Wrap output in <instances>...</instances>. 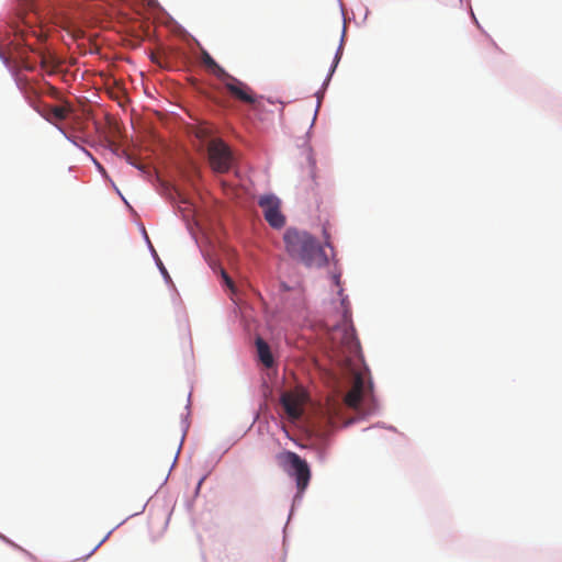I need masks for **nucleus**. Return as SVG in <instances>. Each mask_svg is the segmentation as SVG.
I'll use <instances>...</instances> for the list:
<instances>
[{
    "mask_svg": "<svg viewBox=\"0 0 562 562\" xmlns=\"http://www.w3.org/2000/svg\"><path fill=\"white\" fill-rule=\"evenodd\" d=\"M256 347L259 360L266 368H271L274 361L269 345L262 338L258 337L256 339Z\"/></svg>",
    "mask_w": 562,
    "mask_h": 562,
    "instance_id": "nucleus-9",
    "label": "nucleus"
},
{
    "mask_svg": "<svg viewBox=\"0 0 562 562\" xmlns=\"http://www.w3.org/2000/svg\"><path fill=\"white\" fill-rule=\"evenodd\" d=\"M207 158L213 171L226 173L234 164L229 146L221 138H213L207 144Z\"/></svg>",
    "mask_w": 562,
    "mask_h": 562,
    "instance_id": "nucleus-3",
    "label": "nucleus"
},
{
    "mask_svg": "<svg viewBox=\"0 0 562 562\" xmlns=\"http://www.w3.org/2000/svg\"><path fill=\"white\" fill-rule=\"evenodd\" d=\"M279 460L288 474L295 479L299 493H303L311 480V470L307 462L292 451L283 452L279 456Z\"/></svg>",
    "mask_w": 562,
    "mask_h": 562,
    "instance_id": "nucleus-2",
    "label": "nucleus"
},
{
    "mask_svg": "<svg viewBox=\"0 0 562 562\" xmlns=\"http://www.w3.org/2000/svg\"><path fill=\"white\" fill-rule=\"evenodd\" d=\"M335 282L337 285H339V276H334Z\"/></svg>",
    "mask_w": 562,
    "mask_h": 562,
    "instance_id": "nucleus-16",
    "label": "nucleus"
},
{
    "mask_svg": "<svg viewBox=\"0 0 562 562\" xmlns=\"http://www.w3.org/2000/svg\"><path fill=\"white\" fill-rule=\"evenodd\" d=\"M308 160H310L311 167H312V169H313V168H314V166H315V162H314V160H313V158H312V157H308Z\"/></svg>",
    "mask_w": 562,
    "mask_h": 562,
    "instance_id": "nucleus-14",
    "label": "nucleus"
},
{
    "mask_svg": "<svg viewBox=\"0 0 562 562\" xmlns=\"http://www.w3.org/2000/svg\"><path fill=\"white\" fill-rule=\"evenodd\" d=\"M201 61L205 68L218 79H221L226 72V70L222 68L206 50H202Z\"/></svg>",
    "mask_w": 562,
    "mask_h": 562,
    "instance_id": "nucleus-10",
    "label": "nucleus"
},
{
    "mask_svg": "<svg viewBox=\"0 0 562 562\" xmlns=\"http://www.w3.org/2000/svg\"><path fill=\"white\" fill-rule=\"evenodd\" d=\"M258 204L263 211L266 221L272 227L281 228L284 225L285 218L280 212V200L277 196L272 194L262 195Z\"/></svg>",
    "mask_w": 562,
    "mask_h": 562,
    "instance_id": "nucleus-4",
    "label": "nucleus"
},
{
    "mask_svg": "<svg viewBox=\"0 0 562 562\" xmlns=\"http://www.w3.org/2000/svg\"><path fill=\"white\" fill-rule=\"evenodd\" d=\"M93 553H94V550H91V551L88 553V557H91Z\"/></svg>",
    "mask_w": 562,
    "mask_h": 562,
    "instance_id": "nucleus-17",
    "label": "nucleus"
},
{
    "mask_svg": "<svg viewBox=\"0 0 562 562\" xmlns=\"http://www.w3.org/2000/svg\"><path fill=\"white\" fill-rule=\"evenodd\" d=\"M225 89L236 99L248 104L255 103L256 99L252 94L251 88L239 79L233 77L227 71L220 79Z\"/></svg>",
    "mask_w": 562,
    "mask_h": 562,
    "instance_id": "nucleus-5",
    "label": "nucleus"
},
{
    "mask_svg": "<svg viewBox=\"0 0 562 562\" xmlns=\"http://www.w3.org/2000/svg\"><path fill=\"white\" fill-rule=\"evenodd\" d=\"M151 60H153V61H155V63H157V64H159V65H161V64H160V61H159V59H158V57H157V56H155V55H153V56H151Z\"/></svg>",
    "mask_w": 562,
    "mask_h": 562,
    "instance_id": "nucleus-13",
    "label": "nucleus"
},
{
    "mask_svg": "<svg viewBox=\"0 0 562 562\" xmlns=\"http://www.w3.org/2000/svg\"><path fill=\"white\" fill-rule=\"evenodd\" d=\"M93 553H94V550H91V551L88 553V557H91Z\"/></svg>",
    "mask_w": 562,
    "mask_h": 562,
    "instance_id": "nucleus-20",
    "label": "nucleus"
},
{
    "mask_svg": "<svg viewBox=\"0 0 562 562\" xmlns=\"http://www.w3.org/2000/svg\"><path fill=\"white\" fill-rule=\"evenodd\" d=\"M306 395L301 390L288 391L281 395V404L290 419H299L303 414Z\"/></svg>",
    "mask_w": 562,
    "mask_h": 562,
    "instance_id": "nucleus-6",
    "label": "nucleus"
},
{
    "mask_svg": "<svg viewBox=\"0 0 562 562\" xmlns=\"http://www.w3.org/2000/svg\"><path fill=\"white\" fill-rule=\"evenodd\" d=\"M93 553H94V550H91V551L88 553V557H91Z\"/></svg>",
    "mask_w": 562,
    "mask_h": 562,
    "instance_id": "nucleus-18",
    "label": "nucleus"
},
{
    "mask_svg": "<svg viewBox=\"0 0 562 562\" xmlns=\"http://www.w3.org/2000/svg\"><path fill=\"white\" fill-rule=\"evenodd\" d=\"M72 108L69 103L47 108L46 119L49 121H64L71 113Z\"/></svg>",
    "mask_w": 562,
    "mask_h": 562,
    "instance_id": "nucleus-8",
    "label": "nucleus"
},
{
    "mask_svg": "<svg viewBox=\"0 0 562 562\" xmlns=\"http://www.w3.org/2000/svg\"><path fill=\"white\" fill-rule=\"evenodd\" d=\"M206 135V133L204 131H201L199 134H198V137H204Z\"/></svg>",
    "mask_w": 562,
    "mask_h": 562,
    "instance_id": "nucleus-15",
    "label": "nucleus"
},
{
    "mask_svg": "<svg viewBox=\"0 0 562 562\" xmlns=\"http://www.w3.org/2000/svg\"><path fill=\"white\" fill-rule=\"evenodd\" d=\"M364 382L361 375H356L351 390L345 396V403L350 408L357 409L363 394Z\"/></svg>",
    "mask_w": 562,
    "mask_h": 562,
    "instance_id": "nucleus-7",
    "label": "nucleus"
},
{
    "mask_svg": "<svg viewBox=\"0 0 562 562\" xmlns=\"http://www.w3.org/2000/svg\"><path fill=\"white\" fill-rule=\"evenodd\" d=\"M93 553H94V550H91V551L88 553V557H91Z\"/></svg>",
    "mask_w": 562,
    "mask_h": 562,
    "instance_id": "nucleus-19",
    "label": "nucleus"
},
{
    "mask_svg": "<svg viewBox=\"0 0 562 562\" xmlns=\"http://www.w3.org/2000/svg\"><path fill=\"white\" fill-rule=\"evenodd\" d=\"M221 276H222V279H223V281L225 282V284H226V285H227L232 291H234V289H235V284H234L233 280L231 279V277L227 274V272H226L224 269H222V270H221Z\"/></svg>",
    "mask_w": 562,
    "mask_h": 562,
    "instance_id": "nucleus-11",
    "label": "nucleus"
},
{
    "mask_svg": "<svg viewBox=\"0 0 562 562\" xmlns=\"http://www.w3.org/2000/svg\"><path fill=\"white\" fill-rule=\"evenodd\" d=\"M288 255L308 268L327 265L328 257L322 245L307 232L290 227L283 235Z\"/></svg>",
    "mask_w": 562,
    "mask_h": 562,
    "instance_id": "nucleus-1",
    "label": "nucleus"
},
{
    "mask_svg": "<svg viewBox=\"0 0 562 562\" xmlns=\"http://www.w3.org/2000/svg\"><path fill=\"white\" fill-rule=\"evenodd\" d=\"M341 54H342V44L339 45L338 50H337V53L335 55V59H334V64H333L330 74L335 70L336 66L338 65V63H339V60L341 58Z\"/></svg>",
    "mask_w": 562,
    "mask_h": 562,
    "instance_id": "nucleus-12",
    "label": "nucleus"
}]
</instances>
